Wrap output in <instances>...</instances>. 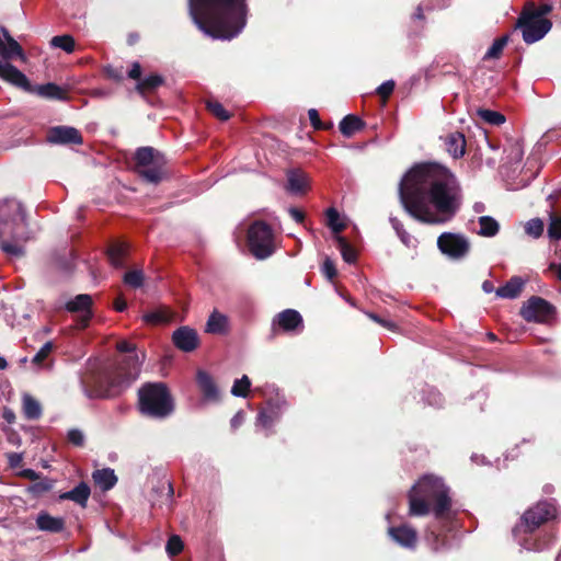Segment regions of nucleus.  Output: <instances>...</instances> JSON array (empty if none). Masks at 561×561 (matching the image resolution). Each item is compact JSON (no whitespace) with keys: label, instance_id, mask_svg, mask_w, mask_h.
<instances>
[{"label":"nucleus","instance_id":"nucleus-1","mask_svg":"<svg viewBox=\"0 0 561 561\" xmlns=\"http://www.w3.org/2000/svg\"><path fill=\"white\" fill-rule=\"evenodd\" d=\"M400 199L415 219L431 225L449 221L461 204V190L455 175L437 163H420L402 179Z\"/></svg>","mask_w":561,"mask_h":561},{"label":"nucleus","instance_id":"nucleus-2","mask_svg":"<svg viewBox=\"0 0 561 561\" xmlns=\"http://www.w3.org/2000/svg\"><path fill=\"white\" fill-rule=\"evenodd\" d=\"M190 14L207 36L232 39L245 27L248 0H188Z\"/></svg>","mask_w":561,"mask_h":561},{"label":"nucleus","instance_id":"nucleus-3","mask_svg":"<svg viewBox=\"0 0 561 561\" xmlns=\"http://www.w3.org/2000/svg\"><path fill=\"white\" fill-rule=\"evenodd\" d=\"M117 350L126 355L113 369L93 380L94 389L90 397L117 396L139 377L145 354L137 353L136 346L127 341L118 342Z\"/></svg>","mask_w":561,"mask_h":561},{"label":"nucleus","instance_id":"nucleus-4","mask_svg":"<svg viewBox=\"0 0 561 561\" xmlns=\"http://www.w3.org/2000/svg\"><path fill=\"white\" fill-rule=\"evenodd\" d=\"M32 238L22 204L13 198L0 202L1 250L10 256L20 257L24 255L25 243Z\"/></svg>","mask_w":561,"mask_h":561},{"label":"nucleus","instance_id":"nucleus-5","mask_svg":"<svg viewBox=\"0 0 561 561\" xmlns=\"http://www.w3.org/2000/svg\"><path fill=\"white\" fill-rule=\"evenodd\" d=\"M410 514L423 516L430 512V505L436 516H442L450 507L447 489L439 478L424 476L412 488L410 495Z\"/></svg>","mask_w":561,"mask_h":561},{"label":"nucleus","instance_id":"nucleus-6","mask_svg":"<svg viewBox=\"0 0 561 561\" xmlns=\"http://www.w3.org/2000/svg\"><path fill=\"white\" fill-rule=\"evenodd\" d=\"M137 408L144 416L164 419L172 413V396L164 383L147 382L138 389Z\"/></svg>","mask_w":561,"mask_h":561},{"label":"nucleus","instance_id":"nucleus-7","mask_svg":"<svg viewBox=\"0 0 561 561\" xmlns=\"http://www.w3.org/2000/svg\"><path fill=\"white\" fill-rule=\"evenodd\" d=\"M4 41L0 37V56L5 61H0V78L23 90H30L26 76L8 60L15 57L22 61L26 59L21 45L10 35L5 27H1Z\"/></svg>","mask_w":561,"mask_h":561},{"label":"nucleus","instance_id":"nucleus-8","mask_svg":"<svg viewBox=\"0 0 561 561\" xmlns=\"http://www.w3.org/2000/svg\"><path fill=\"white\" fill-rule=\"evenodd\" d=\"M248 247L259 260H264L275 251V237L272 228L264 221H254L248 229Z\"/></svg>","mask_w":561,"mask_h":561},{"label":"nucleus","instance_id":"nucleus-9","mask_svg":"<svg viewBox=\"0 0 561 561\" xmlns=\"http://www.w3.org/2000/svg\"><path fill=\"white\" fill-rule=\"evenodd\" d=\"M137 173L147 182L157 184L164 176L163 157L151 147H141L136 151Z\"/></svg>","mask_w":561,"mask_h":561},{"label":"nucleus","instance_id":"nucleus-10","mask_svg":"<svg viewBox=\"0 0 561 561\" xmlns=\"http://www.w3.org/2000/svg\"><path fill=\"white\" fill-rule=\"evenodd\" d=\"M552 23L540 15L534 14L526 8L520 13L516 27L522 31L523 39L527 44H533L541 38L551 30Z\"/></svg>","mask_w":561,"mask_h":561},{"label":"nucleus","instance_id":"nucleus-11","mask_svg":"<svg viewBox=\"0 0 561 561\" xmlns=\"http://www.w3.org/2000/svg\"><path fill=\"white\" fill-rule=\"evenodd\" d=\"M554 307L537 296L529 298L520 308V316L528 322L546 323L554 317Z\"/></svg>","mask_w":561,"mask_h":561},{"label":"nucleus","instance_id":"nucleus-12","mask_svg":"<svg viewBox=\"0 0 561 561\" xmlns=\"http://www.w3.org/2000/svg\"><path fill=\"white\" fill-rule=\"evenodd\" d=\"M437 245L444 254L454 259L465 256L470 248L469 241L463 236L451 232L440 234Z\"/></svg>","mask_w":561,"mask_h":561},{"label":"nucleus","instance_id":"nucleus-13","mask_svg":"<svg viewBox=\"0 0 561 561\" xmlns=\"http://www.w3.org/2000/svg\"><path fill=\"white\" fill-rule=\"evenodd\" d=\"M557 510L553 504L548 502H540L530 510H528L524 516L523 522L529 531L539 527L542 523L554 518Z\"/></svg>","mask_w":561,"mask_h":561},{"label":"nucleus","instance_id":"nucleus-14","mask_svg":"<svg viewBox=\"0 0 561 561\" xmlns=\"http://www.w3.org/2000/svg\"><path fill=\"white\" fill-rule=\"evenodd\" d=\"M92 298L90 295L80 294L66 304V309L69 312L78 313L77 328L84 329L88 327L92 317L91 312Z\"/></svg>","mask_w":561,"mask_h":561},{"label":"nucleus","instance_id":"nucleus-15","mask_svg":"<svg viewBox=\"0 0 561 561\" xmlns=\"http://www.w3.org/2000/svg\"><path fill=\"white\" fill-rule=\"evenodd\" d=\"M201 339L196 330L190 327L178 328V350L186 353L198 348Z\"/></svg>","mask_w":561,"mask_h":561},{"label":"nucleus","instance_id":"nucleus-16","mask_svg":"<svg viewBox=\"0 0 561 561\" xmlns=\"http://www.w3.org/2000/svg\"><path fill=\"white\" fill-rule=\"evenodd\" d=\"M196 381L205 400L218 401L220 398L219 390L213 377L205 370L199 369L196 374Z\"/></svg>","mask_w":561,"mask_h":561},{"label":"nucleus","instance_id":"nucleus-17","mask_svg":"<svg viewBox=\"0 0 561 561\" xmlns=\"http://www.w3.org/2000/svg\"><path fill=\"white\" fill-rule=\"evenodd\" d=\"M129 251V245L123 241L113 242L107 249V259L116 268L124 267L125 260Z\"/></svg>","mask_w":561,"mask_h":561},{"label":"nucleus","instance_id":"nucleus-18","mask_svg":"<svg viewBox=\"0 0 561 561\" xmlns=\"http://www.w3.org/2000/svg\"><path fill=\"white\" fill-rule=\"evenodd\" d=\"M307 175L299 170H290L287 172V191L291 194H304L308 190Z\"/></svg>","mask_w":561,"mask_h":561},{"label":"nucleus","instance_id":"nucleus-19","mask_svg":"<svg viewBox=\"0 0 561 561\" xmlns=\"http://www.w3.org/2000/svg\"><path fill=\"white\" fill-rule=\"evenodd\" d=\"M36 526L43 531L59 533L65 527V520L61 517H55L46 512H41L36 518Z\"/></svg>","mask_w":561,"mask_h":561},{"label":"nucleus","instance_id":"nucleus-20","mask_svg":"<svg viewBox=\"0 0 561 561\" xmlns=\"http://www.w3.org/2000/svg\"><path fill=\"white\" fill-rule=\"evenodd\" d=\"M91 491L89 485L85 482L79 483L76 488L70 491L64 492L59 495L60 500H69L81 507H85L88 500L90 497Z\"/></svg>","mask_w":561,"mask_h":561},{"label":"nucleus","instance_id":"nucleus-21","mask_svg":"<svg viewBox=\"0 0 561 561\" xmlns=\"http://www.w3.org/2000/svg\"><path fill=\"white\" fill-rule=\"evenodd\" d=\"M46 140H82V135L71 126H55L49 128Z\"/></svg>","mask_w":561,"mask_h":561},{"label":"nucleus","instance_id":"nucleus-22","mask_svg":"<svg viewBox=\"0 0 561 561\" xmlns=\"http://www.w3.org/2000/svg\"><path fill=\"white\" fill-rule=\"evenodd\" d=\"M389 535L394 541L403 547H413L416 542V533L409 526L389 528Z\"/></svg>","mask_w":561,"mask_h":561},{"label":"nucleus","instance_id":"nucleus-23","mask_svg":"<svg viewBox=\"0 0 561 561\" xmlns=\"http://www.w3.org/2000/svg\"><path fill=\"white\" fill-rule=\"evenodd\" d=\"M342 135L346 138L355 136L365 128V122L356 115H346L339 125Z\"/></svg>","mask_w":561,"mask_h":561},{"label":"nucleus","instance_id":"nucleus-24","mask_svg":"<svg viewBox=\"0 0 561 561\" xmlns=\"http://www.w3.org/2000/svg\"><path fill=\"white\" fill-rule=\"evenodd\" d=\"M228 330V318L217 310H214L205 327V331L211 334H222Z\"/></svg>","mask_w":561,"mask_h":561},{"label":"nucleus","instance_id":"nucleus-25","mask_svg":"<svg viewBox=\"0 0 561 561\" xmlns=\"http://www.w3.org/2000/svg\"><path fill=\"white\" fill-rule=\"evenodd\" d=\"M525 282L520 277H512L504 286L496 289V296L500 298L514 299L519 296Z\"/></svg>","mask_w":561,"mask_h":561},{"label":"nucleus","instance_id":"nucleus-26","mask_svg":"<svg viewBox=\"0 0 561 561\" xmlns=\"http://www.w3.org/2000/svg\"><path fill=\"white\" fill-rule=\"evenodd\" d=\"M22 410L27 420H38L43 413L41 403L28 393L22 396Z\"/></svg>","mask_w":561,"mask_h":561},{"label":"nucleus","instance_id":"nucleus-27","mask_svg":"<svg viewBox=\"0 0 561 561\" xmlns=\"http://www.w3.org/2000/svg\"><path fill=\"white\" fill-rule=\"evenodd\" d=\"M301 316L293 309H287L277 316V323L285 331L295 330L301 324Z\"/></svg>","mask_w":561,"mask_h":561},{"label":"nucleus","instance_id":"nucleus-28","mask_svg":"<svg viewBox=\"0 0 561 561\" xmlns=\"http://www.w3.org/2000/svg\"><path fill=\"white\" fill-rule=\"evenodd\" d=\"M92 478L96 485H99L103 491L111 490L117 482V477L113 469L105 468L101 470H95L92 474Z\"/></svg>","mask_w":561,"mask_h":561},{"label":"nucleus","instance_id":"nucleus-29","mask_svg":"<svg viewBox=\"0 0 561 561\" xmlns=\"http://www.w3.org/2000/svg\"><path fill=\"white\" fill-rule=\"evenodd\" d=\"M38 95L45 99L60 100L67 99V91L55 83L42 84L37 88Z\"/></svg>","mask_w":561,"mask_h":561},{"label":"nucleus","instance_id":"nucleus-30","mask_svg":"<svg viewBox=\"0 0 561 561\" xmlns=\"http://www.w3.org/2000/svg\"><path fill=\"white\" fill-rule=\"evenodd\" d=\"M171 319L172 313L165 308H158L142 316V320L151 325L168 323Z\"/></svg>","mask_w":561,"mask_h":561},{"label":"nucleus","instance_id":"nucleus-31","mask_svg":"<svg viewBox=\"0 0 561 561\" xmlns=\"http://www.w3.org/2000/svg\"><path fill=\"white\" fill-rule=\"evenodd\" d=\"M480 229L479 234L482 237H494L500 231V224L490 216H481L478 220Z\"/></svg>","mask_w":561,"mask_h":561},{"label":"nucleus","instance_id":"nucleus-32","mask_svg":"<svg viewBox=\"0 0 561 561\" xmlns=\"http://www.w3.org/2000/svg\"><path fill=\"white\" fill-rule=\"evenodd\" d=\"M54 347L55 345L51 341L46 342L31 359L32 365L35 366L37 370L51 367L50 364L45 365L44 362L48 358Z\"/></svg>","mask_w":561,"mask_h":561},{"label":"nucleus","instance_id":"nucleus-33","mask_svg":"<svg viewBox=\"0 0 561 561\" xmlns=\"http://www.w3.org/2000/svg\"><path fill=\"white\" fill-rule=\"evenodd\" d=\"M163 83V79L159 75H150L137 82L136 90L140 94H146L150 91L156 90L158 87H160Z\"/></svg>","mask_w":561,"mask_h":561},{"label":"nucleus","instance_id":"nucleus-34","mask_svg":"<svg viewBox=\"0 0 561 561\" xmlns=\"http://www.w3.org/2000/svg\"><path fill=\"white\" fill-rule=\"evenodd\" d=\"M477 116L482 122L488 123L492 126H499L505 122V116L503 114L488 108L477 110Z\"/></svg>","mask_w":561,"mask_h":561},{"label":"nucleus","instance_id":"nucleus-35","mask_svg":"<svg viewBox=\"0 0 561 561\" xmlns=\"http://www.w3.org/2000/svg\"><path fill=\"white\" fill-rule=\"evenodd\" d=\"M327 220H328V226L332 229L335 237L340 236V233L346 227V225H345L344 220L341 218L339 211L334 208H329L327 210Z\"/></svg>","mask_w":561,"mask_h":561},{"label":"nucleus","instance_id":"nucleus-36","mask_svg":"<svg viewBox=\"0 0 561 561\" xmlns=\"http://www.w3.org/2000/svg\"><path fill=\"white\" fill-rule=\"evenodd\" d=\"M507 43H508V35H503V36L496 38L493 42V44L491 45V47L484 54L483 59L489 60V59L500 58V56L502 55V51H503L504 47L507 45Z\"/></svg>","mask_w":561,"mask_h":561},{"label":"nucleus","instance_id":"nucleus-37","mask_svg":"<svg viewBox=\"0 0 561 561\" xmlns=\"http://www.w3.org/2000/svg\"><path fill=\"white\" fill-rule=\"evenodd\" d=\"M335 241L337 243V247L341 251L342 257L347 263H353L356 260V252L355 250L348 244L346 239L342 236L334 237Z\"/></svg>","mask_w":561,"mask_h":561},{"label":"nucleus","instance_id":"nucleus-38","mask_svg":"<svg viewBox=\"0 0 561 561\" xmlns=\"http://www.w3.org/2000/svg\"><path fill=\"white\" fill-rule=\"evenodd\" d=\"M50 45L53 47L60 48L68 54L75 50V39L70 35L54 36L50 41Z\"/></svg>","mask_w":561,"mask_h":561},{"label":"nucleus","instance_id":"nucleus-39","mask_svg":"<svg viewBox=\"0 0 561 561\" xmlns=\"http://www.w3.org/2000/svg\"><path fill=\"white\" fill-rule=\"evenodd\" d=\"M525 232L537 239L539 237H541V234L543 233V228H545V225H543V221L539 218H534V219H530L528 220L525 226Z\"/></svg>","mask_w":561,"mask_h":561},{"label":"nucleus","instance_id":"nucleus-40","mask_svg":"<svg viewBox=\"0 0 561 561\" xmlns=\"http://www.w3.org/2000/svg\"><path fill=\"white\" fill-rule=\"evenodd\" d=\"M251 382L248 376H242L240 379H237L231 388V393L234 397H247Z\"/></svg>","mask_w":561,"mask_h":561},{"label":"nucleus","instance_id":"nucleus-41","mask_svg":"<svg viewBox=\"0 0 561 561\" xmlns=\"http://www.w3.org/2000/svg\"><path fill=\"white\" fill-rule=\"evenodd\" d=\"M548 236L552 240L561 239V216L560 215L550 214Z\"/></svg>","mask_w":561,"mask_h":561},{"label":"nucleus","instance_id":"nucleus-42","mask_svg":"<svg viewBox=\"0 0 561 561\" xmlns=\"http://www.w3.org/2000/svg\"><path fill=\"white\" fill-rule=\"evenodd\" d=\"M124 282L129 287L139 288L144 284V274L138 270L127 272L124 275Z\"/></svg>","mask_w":561,"mask_h":561},{"label":"nucleus","instance_id":"nucleus-43","mask_svg":"<svg viewBox=\"0 0 561 561\" xmlns=\"http://www.w3.org/2000/svg\"><path fill=\"white\" fill-rule=\"evenodd\" d=\"M392 225H393V228L394 230L397 231V234L399 236V238L401 239V241L407 245V247H416V240L415 238H413L412 236H410L404 229L403 227L401 226V224L398 221V220H392Z\"/></svg>","mask_w":561,"mask_h":561},{"label":"nucleus","instance_id":"nucleus-44","mask_svg":"<svg viewBox=\"0 0 561 561\" xmlns=\"http://www.w3.org/2000/svg\"><path fill=\"white\" fill-rule=\"evenodd\" d=\"M210 113L221 121H227L229 118V113L225 110V107L218 102H208L207 104Z\"/></svg>","mask_w":561,"mask_h":561},{"label":"nucleus","instance_id":"nucleus-45","mask_svg":"<svg viewBox=\"0 0 561 561\" xmlns=\"http://www.w3.org/2000/svg\"><path fill=\"white\" fill-rule=\"evenodd\" d=\"M447 151L453 158H461L466 152V142H448Z\"/></svg>","mask_w":561,"mask_h":561},{"label":"nucleus","instance_id":"nucleus-46","mask_svg":"<svg viewBox=\"0 0 561 561\" xmlns=\"http://www.w3.org/2000/svg\"><path fill=\"white\" fill-rule=\"evenodd\" d=\"M396 87L393 80H387L377 88V93L382 98L387 99L391 95Z\"/></svg>","mask_w":561,"mask_h":561},{"label":"nucleus","instance_id":"nucleus-47","mask_svg":"<svg viewBox=\"0 0 561 561\" xmlns=\"http://www.w3.org/2000/svg\"><path fill=\"white\" fill-rule=\"evenodd\" d=\"M67 437L75 446H82L84 443V434L78 428L70 430Z\"/></svg>","mask_w":561,"mask_h":561},{"label":"nucleus","instance_id":"nucleus-48","mask_svg":"<svg viewBox=\"0 0 561 561\" xmlns=\"http://www.w3.org/2000/svg\"><path fill=\"white\" fill-rule=\"evenodd\" d=\"M527 10H531L534 14L546 18V15L552 10L550 4H542L537 8L534 3H529L525 7Z\"/></svg>","mask_w":561,"mask_h":561},{"label":"nucleus","instance_id":"nucleus-49","mask_svg":"<svg viewBox=\"0 0 561 561\" xmlns=\"http://www.w3.org/2000/svg\"><path fill=\"white\" fill-rule=\"evenodd\" d=\"M275 421V416L272 413L261 412L257 416V425L262 427L271 426Z\"/></svg>","mask_w":561,"mask_h":561},{"label":"nucleus","instance_id":"nucleus-50","mask_svg":"<svg viewBox=\"0 0 561 561\" xmlns=\"http://www.w3.org/2000/svg\"><path fill=\"white\" fill-rule=\"evenodd\" d=\"M322 271H323L324 275L329 279H333L335 277V275H336L335 266H334L333 262L330 259H327L324 261L323 266H322Z\"/></svg>","mask_w":561,"mask_h":561},{"label":"nucleus","instance_id":"nucleus-51","mask_svg":"<svg viewBox=\"0 0 561 561\" xmlns=\"http://www.w3.org/2000/svg\"><path fill=\"white\" fill-rule=\"evenodd\" d=\"M308 116H309L310 123H311V125H312V127L314 129H322V128H324L323 124L320 121V117H319V114H318L317 110H314V108L309 110L308 111Z\"/></svg>","mask_w":561,"mask_h":561},{"label":"nucleus","instance_id":"nucleus-52","mask_svg":"<svg viewBox=\"0 0 561 561\" xmlns=\"http://www.w3.org/2000/svg\"><path fill=\"white\" fill-rule=\"evenodd\" d=\"M8 462L11 468H18L22 463L23 457L19 453H10L7 456Z\"/></svg>","mask_w":561,"mask_h":561},{"label":"nucleus","instance_id":"nucleus-53","mask_svg":"<svg viewBox=\"0 0 561 561\" xmlns=\"http://www.w3.org/2000/svg\"><path fill=\"white\" fill-rule=\"evenodd\" d=\"M140 76H141V66L138 61H135L131 64V67L128 71V77L130 79H134V80H141L140 79Z\"/></svg>","mask_w":561,"mask_h":561},{"label":"nucleus","instance_id":"nucleus-54","mask_svg":"<svg viewBox=\"0 0 561 561\" xmlns=\"http://www.w3.org/2000/svg\"><path fill=\"white\" fill-rule=\"evenodd\" d=\"M368 316H369V318L371 320H374L375 322L379 323L380 325H382V327H385V328H387L389 330H396V328H397L396 324L392 321L383 320V319H381L378 316L373 314V313H369Z\"/></svg>","mask_w":561,"mask_h":561},{"label":"nucleus","instance_id":"nucleus-55","mask_svg":"<svg viewBox=\"0 0 561 561\" xmlns=\"http://www.w3.org/2000/svg\"><path fill=\"white\" fill-rule=\"evenodd\" d=\"M167 552L171 559L175 556V535H170L168 542H167Z\"/></svg>","mask_w":561,"mask_h":561},{"label":"nucleus","instance_id":"nucleus-56","mask_svg":"<svg viewBox=\"0 0 561 561\" xmlns=\"http://www.w3.org/2000/svg\"><path fill=\"white\" fill-rule=\"evenodd\" d=\"M431 4L427 5V9H443L449 4V0H430Z\"/></svg>","mask_w":561,"mask_h":561},{"label":"nucleus","instance_id":"nucleus-57","mask_svg":"<svg viewBox=\"0 0 561 561\" xmlns=\"http://www.w3.org/2000/svg\"><path fill=\"white\" fill-rule=\"evenodd\" d=\"M244 422V413L238 412L236 415L231 419V426L233 428H238L242 423Z\"/></svg>","mask_w":561,"mask_h":561},{"label":"nucleus","instance_id":"nucleus-58","mask_svg":"<svg viewBox=\"0 0 561 561\" xmlns=\"http://www.w3.org/2000/svg\"><path fill=\"white\" fill-rule=\"evenodd\" d=\"M114 307H115V309L117 311L122 312V311H124L127 308V304H126V301L124 299L117 298L115 300Z\"/></svg>","mask_w":561,"mask_h":561},{"label":"nucleus","instance_id":"nucleus-59","mask_svg":"<svg viewBox=\"0 0 561 561\" xmlns=\"http://www.w3.org/2000/svg\"><path fill=\"white\" fill-rule=\"evenodd\" d=\"M289 214L290 216L297 221V222H300L304 218L302 214L298 210V209H295V208H291L289 210Z\"/></svg>","mask_w":561,"mask_h":561},{"label":"nucleus","instance_id":"nucleus-60","mask_svg":"<svg viewBox=\"0 0 561 561\" xmlns=\"http://www.w3.org/2000/svg\"><path fill=\"white\" fill-rule=\"evenodd\" d=\"M550 270L556 273V276L561 280V264H551Z\"/></svg>","mask_w":561,"mask_h":561},{"label":"nucleus","instance_id":"nucleus-61","mask_svg":"<svg viewBox=\"0 0 561 561\" xmlns=\"http://www.w3.org/2000/svg\"><path fill=\"white\" fill-rule=\"evenodd\" d=\"M107 73L110 77L114 78L115 80H121L122 79V73L114 70V69H108L107 70Z\"/></svg>","mask_w":561,"mask_h":561},{"label":"nucleus","instance_id":"nucleus-62","mask_svg":"<svg viewBox=\"0 0 561 561\" xmlns=\"http://www.w3.org/2000/svg\"><path fill=\"white\" fill-rule=\"evenodd\" d=\"M482 288L485 293H492L493 291V285L491 282L489 280H485L483 284H482Z\"/></svg>","mask_w":561,"mask_h":561},{"label":"nucleus","instance_id":"nucleus-63","mask_svg":"<svg viewBox=\"0 0 561 561\" xmlns=\"http://www.w3.org/2000/svg\"><path fill=\"white\" fill-rule=\"evenodd\" d=\"M4 419L8 421V422H12L13 419H14V414L13 412L11 411H5L4 414H3Z\"/></svg>","mask_w":561,"mask_h":561},{"label":"nucleus","instance_id":"nucleus-64","mask_svg":"<svg viewBox=\"0 0 561 561\" xmlns=\"http://www.w3.org/2000/svg\"><path fill=\"white\" fill-rule=\"evenodd\" d=\"M414 16H415L416 19H423V9H422V7H421V5H419V7H417V9H416V11H415V13H414Z\"/></svg>","mask_w":561,"mask_h":561}]
</instances>
